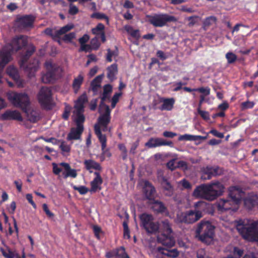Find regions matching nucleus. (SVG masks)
I'll use <instances>...</instances> for the list:
<instances>
[{
	"label": "nucleus",
	"mask_w": 258,
	"mask_h": 258,
	"mask_svg": "<svg viewBox=\"0 0 258 258\" xmlns=\"http://www.w3.org/2000/svg\"><path fill=\"white\" fill-rule=\"evenodd\" d=\"M87 101L86 94H83L75 102L73 117L76 123L77 126L72 128L67 136L68 140H79L84 131L83 123L85 116L83 115L84 104Z\"/></svg>",
	"instance_id": "obj_1"
},
{
	"label": "nucleus",
	"mask_w": 258,
	"mask_h": 258,
	"mask_svg": "<svg viewBox=\"0 0 258 258\" xmlns=\"http://www.w3.org/2000/svg\"><path fill=\"white\" fill-rule=\"evenodd\" d=\"M101 109H103L104 111L102 113V110H100L101 114L98 119V122L94 125V131L100 142L101 144L102 151H104L106 147V137L105 135L102 134L101 128L103 132L108 131H111V128H108L107 125L110 121V112L111 110L108 105L102 103Z\"/></svg>",
	"instance_id": "obj_2"
},
{
	"label": "nucleus",
	"mask_w": 258,
	"mask_h": 258,
	"mask_svg": "<svg viewBox=\"0 0 258 258\" xmlns=\"http://www.w3.org/2000/svg\"><path fill=\"white\" fill-rule=\"evenodd\" d=\"M236 229L242 237L249 241H258V221L247 219L235 222Z\"/></svg>",
	"instance_id": "obj_3"
},
{
	"label": "nucleus",
	"mask_w": 258,
	"mask_h": 258,
	"mask_svg": "<svg viewBox=\"0 0 258 258\" xmlns=\"http://www.w3.org/2000/svg\"><path fill=\"white\" fill-rule=\"evenodd\" d=\"M8 100L14 106L19 107L23 110L29 107L30 101L29 96L26 93H17L9 91L6 93Z\"/></svg>",
	"instance_id": "obj_4"
},
{
	"label": "nucleus",
	"mask_w": 258,
	"mask_h": 258,
	"mask_svg": "<svg viewBox=\"0 0 258 258\" xmlns=\"http://www.w3.org/2000/svg\"><path fill=\"white\" fill-rule=\"evenodd\" d=\"M214 227L209 221H202L197 226L196 230V237L203 242L207 243L209 239L212 238L214 235Z\"/></svg>",
	"instance_id": "obj_5"
},
{
	"label": "nucleus",
	"mask_w": 258,
	"mask_h": 258,
	"mask_svg": "<svg viewBox=\"0 0 258 258\" xmlns=\"http://www.w3.org/2000/svg\"><path fill=\"white\" fill-rule=\"evenodd\" d=\"M27 37L25 36H19L14 37L11 43L6 44L0 50V53L3 51L10 56L12 60V53L13 51H18L27 44Z\"/></svg>",
	"instance_id": "obj_6"
},
{
	"label": "nucleus",
	"mask_w": 258,
	"mask_h": 258,
	"mask_svg": "<svg viewBox=\"0 0 258 258\" xmlns=\"http://www.w3.org/2000/svg\"><path fill=\"white\" fill-rule=\"evenodd\" d=\"M44 66L47 72L41 78L42 81L44 83H51L56 78L59 77L62 73L61 68L51 60H47Z\"/></svg>",
	"instance_id": "obj_7"
},
{
	"label": "nucleus",
	"mask_w": 258,
	"mask_h": 258,
	"mask_svg": "<svg viewBox=\"0 0 258 258\" xmlns=\"http://www.w3.org/2000/svg\"><path fill=\"white\" fill-rule=\"evenodd\" d=\"M148 21L156 27H162L168 22H176L178 20L175 17L167 14H155L153 16L148 15Z\"/></svg>",
	"instance_id": "obj_8"
},
{
	"label": "nucleus",
	"mask_w": 258,
	"mask_h": 258,
	"mask_svg": "<svg viewBox=\"0 0 258 258\" xmlns=\"http://www.w3.org/2000/svg\"><path fill=\"white\" fill-rule=\"evenodd\" d=\"M141 224L147 232L154 233L159 229V225L157 222H153L154 218L151 214L143 213L140 216Z\"/></svg>",
	"instance_id": "obj_9"
},
{
	"label": "nucleus",
	"mask_w": 258,
	"mask_h": 258,
	"mask_svg": "<svg viewBox=\"0 0 258 258\" xmlns=\"http://www.w3.org/2000/svg\"><path fill=\"white\" fill-rule=\"evenodd\" d=\"M206 185V200L213 201L223 192L224 186L219 182H214Z\"/></svg>",
	"instance_id": "obj_10"
},
{
	"label": "nucleus",
	"mask_w": 258,
	"mask_h": 258,
	"mask_svg": "<svg viewBox=\"0 0 258 258\" xmlns=\"http://www.w3.org/2000/svg\"><path fill=\"white\" fill-rule=\"evenodd\" d=\"M202 216L203 215L200 211L190 210L181 213L179 215L178 218L181 222L190 224L198 221Z\"/></svg>",
	"instance_id": "obj_11"
},
{
	"label": "nucleus",
	"mask_w": 258,
	"mask_h": 258,
	"mask_svg": "<svg viewBox=\"0 0 258 258\" xmlns=\"http://www.w3.org/2000/svg\"><path fill=\"white\" fill-rule=\"evenodd\" d=\"M51 91L48 87H42L40 90L37 98L39 102L44 107H47L51 100Z\"/></svg>",
	"instance_id": "obj_12"
},
{
	"label": "nucleus",
	"mask_w": 258,
	"mask_h": 258,
	"mask_svg": "<svg viewBox=\"0 0 258 258\" xmlns=\"http://www.w3.org/2000/svg\"><path fill=\"white\" fill-rule=\"evenodd\" d=\"M35 18L32 15H25L17 18L15 22V26L19 30H24L31 28Z\"/></svg>",
	"instance_id": "obj_13"
},
{
	"label": "nucleus",
	"mask_w": 258,
	"mask_h": 258,
	"mask_svg": "<svg viewBox=\"0 0 258 258\" xmlns=\"http://www.w3.org/2000/svg\"><path fill=\"white\" fill-rule=\"evenodd\" d=\"M218 209L220 212H224L229 210H236L238 205L232 200L220 199L217 203Z\"/></svg>",
	"instance_id": "obj_14"
},
{
	"label": "nucleus",
	"mask_w": 258,
	"mask_h": 258,
	"mask_svg": "<svg viewBox=\"0 0 258 258\" xmlns=\"http://www.w3.org/2000/svg\"><path fill=\"white\" fill-rule=\"evenodd\" d=\"M26 59L27 58L25 56L22 58V63L21 64V67L24 68L29 77H32L34 76L35 73L39 68V61L37 59H34L27 67H25L24 66V62L26 61Z\"/></svg>",
	"instance_id": "obj_15"
},
{
	"label": "nucleus",
	"mask_w": 258,
	"mask_h": 258,
	"mask_svg": "<svg viewBox=\"0 0 258 258\" xmlns=\"http://www.w3.org/2000/svg\"><path fill=\"white\" fill-rule=\"evenodd\" d=\"M173 143L171 141H166L162 138H152L146 143L145 146L149 148H156L162 146H172Z\"/></svg>",
	"instance_id": "obj_16"
},
{
	"label": "nucleus",
	"mask_w": 258,
	"mask_h": 258,
	"mask_svg": "<svg viewBox=\"0 0 258 258\" xmlns=\"http://www.w3.org/2000/svg\"><path fill=\"white\" fill-rule=\"evenodd\" d=\"M0 119L3 120H16L22 121L23 117L19 111L7 110L1 115Z\"/></svg>",
	"instance_id": "obj_17"
},
{
	"label": "nucleus",
	"mask_w": 258,
	"mask_h": 258,
	"mask_svg": "<svg viewBox=\"0 0 258 258\" xmlns=\"http://www.w3.org/2000/svg\"><path fill=\"white\" fill-rule=\"evenodd\" d=\"M244 196V192L238 187L233 186L229 189V196L231 200L234 201L238 205Z\"/></svg>",
	"instance_id": "obj_18"
},
{
	"label": "nucleus",
	"mask_w": 258,
	"mask_h": 258,
	"mask_svg": "<svg viewBox=\"0 0 258 258\" xmlns=\"http://www.w3.org/2000/svg\"><path fill=\"white\" fill-rule=\"evenodd\" d=\"M23 111L25 112L28 120L30 122H36L40 118L38 110L28 107Z\"/></svg>",
	"instance_id": "obj_19"
},
{
	"label": "nucleus",
	"mask_w": 258,
	"mask_h": 258,
	"mask_svg": "<svg viewBox=\"0 0 258 258\" xmlns=\"http://www.w3.org/2000/svg\"><path fill=\"white\" fill-rule=\"evenodd\" d=\"M158 241L167 247H171L175 244V239L173 237L172 233L162 234L158 237Z\"/></svg>",
	"instance_id": "obj_20"
},
{
	"label": "nucleus",
	"mask_w": 258,
	"mask_h": 258,
	"mask_svg": "<svg viewBox=\"0 0 258 258\" xmlns=\"http://www.w3.org/2000/svg\"><path fill=\"white\" fill-rule=\"evenodd\" d=\"M150 208L154 212L157 213L168 214L167 208L162 202L153 199L150 201Z\"/></svg>",
	"instance_id": "obj_21"
},
{
	"label": "nucleus",
	"mask_w": 258,
	"mask_h": 258,
	"mask_svg": "<svg viewBox=\"0 0 258 258\" xmlns=\"http://www.w3.org/2000/svg\"><path fill=\"white\" fill-rule=\"evenodd\" d=\"M159 179L160 180L165 195L169 197L171 196L173 194L174 189L170 182L162 175L159 176Z\"/></svg>",
	"instance_id": "obj_22"
},
{
	"label": "nucleus",
	"mask_w": 258,
	"mask_h": 258,
	"mask_svg": "<svg viewBox=\"0 0 258 258\" xmlns=\"http://www.w3.org/2000/svg\"><path fill=\"white\" fill-rule=\"evenodd\" d=\"M96 177L90 182L91 188L90 191L91 192H95L101 189V184L103 182V180L100 174L98 172L94 173Z\"/></svg>",
	"instance_id": "obj_23"
},
{
	"label": "nucleus",
	"mask_w": 258,
	"mask_h": 258,
	"mask_svg": "<svg viewBox=\"0 0 258 258\" xmlns=\"http://www.w3.org/2000/svg\"><path fill=\"white\" fill-rule=\"evenodd\" d=\"M11 61L10 56L4 52L0 53V84H3V72L6 65Z\"/></svg>",
	"instance_id": "obj_24"
},
{
	"label": "nucleus",
	"mask_w": 258,
	"mask_h": 258,
	"mask_svg": "<svg viewBox=\"0 0 258 258\" xmlns=\"http://www.w3.org/2000/svg\"><path fill=\"white\" fill-rule=\"evenodd\" d=\"M219 169L218 167L213 168L207 167L204 170L203 175L202 178L204 180L210 179L212 176H216L220 174Z\"/></svg>",
	"instance_id": "obj_25"
},
{
	"label": "nucleus",
	"mask_w": 258,
	"mask_h": 258,
	"mask_svg": "<svg viewBox=\"0 0 258 258\" xmlns=\"http://www.w3.org/2000/svg\"><path fill=\"white\" fill-rule=\"evenodd\" d=\"M144 192L146 198L151 201L153 199L156 190L154 186L149 182L145 181L144 182Z\"/></svg>",
	"instance_id": "obj_26"
},
{
	"label": "nucleus",
	"mask_w": 258,
	"mask_h": 258,
	"mask_svg": "<svg viewBox=\"0 0 258 258\" xmlns=\"http://www.w3.org/2000/svg\"><path fill=\"white\" fill-rule=\"evenodd\" d=\"M59 165L62 166V167H63L66 171L62 173V175L64 178H66L68 177L75 178L77 176V173L76 170L74 169H71L70 165L68 163L61 162L59 163Z\"/></svg>",
	"instance_id": "obj_27"
},
{
	"label": "nucleus",
	"mask_w": 258,
	"mask_h": 258,
	"mask_svg": "<svg viewBox=\"0 0 258 258\" xmlns=\"http://www.w3.org/2000/svg\"><path fill=\"white\" fill-rule=\"evenodd\" d=\"M161 102H162V105L160 107L161 110L170 111L173 108L175 99L173 98H162L161 99Z\"/></svg>",
	"instance_id": "obj_28"
},
{
	"label": "nucleus",
	"mask_w": 258,
	"mask_h": 258,
	"mask_svg": "<svg viewBox=\"0 0 258 258\" xmlns=\"http://www.w3.org/2000/svg\"><path fill=\"white\" fill-rule=\"evenodd\" d=\"M192 196L197 198L206 200V185L205 184L197 186L193 191Z\"/></svg>",
	"instance_id": "obj_29"
},
{
	"label": "nucleus",
	"mask_w": 258,
	"mask_h": 258,
	"mask_svg": "<svg viewBox=\"0 0 258 258\" xmlns=\"http://www.w3.org/2000/svg\"><path fill=\"white\" fill-rule=\"evenodd\" d=\"M83 81L84 76L82 73L74 78L72 83V88L75 93L77 94L78 92Z\"/></svg>",
	"instance_id": "obj_30"
},
{
	"label": "nucleus",
	"mask_w": 258,
	"mask_h": 258,
	"mask_svg": "<svg viewBox=\"0 0 258 258\" xmlns=\"http://www.w3.org/2000/svg\"><path fill=\"white\" fill-rule=\"evenodd\" d=\"M102 78L103 75H99L97 76L91 82V89L95 94H97L101 90V83Z\"/></svg>",
	"instance_id": "obj_31"
},
{
	"label": "nucleus",
	"mask_w": 258,
	"mask_h": 258,
	"mask_svg": "<svg viewBox=\"0 0 258 258\" xmlns=\"http://www.w3.org/2000/svg\"><path fill=\"white\" fill-rule=\"evenodd\" d=\"M207 137H203L201 136H195L189 134H184L180 135L178 140L180 141H196L199 140H206Z\"/></svg>",
	"instance_id": "obj_32"
},
{
	"label": "nucleus",
	"mask_w": 258,
	"mask_h": 258,
	"mask_svg": "<svg viewBox=\"0 0 258 258\" xmlns=\"http://www.w3.org/2000/svg\"><path fill=\"white\" fill-rule=\"evenodd\" d=\"M84 164L86 168L89 170L90 172H92V169L100 170L101 167L99 163L92 160H87L84 161Z\"/></svg>",
	"instance_id": "obj_33"
},
{
	"label": "nucleus",
	"mask_w": 258,
	"mask_h": 258,
	"mask_svg": "<svg viewBox=\"0 0 258 258\" xmlns=\"http://www.w3.org/2000/svg\"><path fill=\"white\" fill-rule=\"evenodd\" d=\"M258 198L256 196H249L244 201L245 207L248 209H251L257 203Z\"/></svg>",
	"instance_id": "obj_34"
},
{
	"label": "nucleus",
	"mask_w": 258,
	"mask_h": 258,
	"mask_svg": "<svg viewBox=\"0 0 258 258\" xmlns=\"http://www.w3.org/2000/svg\"><path fill=\"white\" fill-rule=\"evenodd\" d=\"M3 255L5 258H21L19 254L15 250H11L10 248L1 249Z\"/></svg>",
	"instance_id": "obj_35"
},
{
	"label": "nucleus",
	"mask_w": 258,
	"mask_h": 258,
	"mask_svg": "<svg viewBox=\"0 0 258 258\" xmlns=\"http://www.w3.org/2000/svg\"><path fill=\"white\" fill-rule=\"evenodd\" d=\"M160 230L162 234H169L172 233L171 224L167 220H165L161 222Z\"/></svg>",
	"instance_id": "obj_36"
},
{
	"label": "nucleus",
	"mask_w": 258,
	"mask_h": 258,
	"mask_svg": "<svg viewBox=\"0 0 258 258\" xmlns=\"http://www.w3.org/2000/svg\"><path fill=\"white\" fill-rule=\"evenodd\" d=\"M158 251L162 254L172 258H175L179 255V252L176 249L168 250L163 248L159 247Z\"/></svg>",
	"instance_id": "obj_37"
},
{
	"label": "nucleus",
	"mask_w": 258,
	"mask_h": 258,
	"mask_svg": "<svg viewBox=\"0 0 258 258\" xmlns=\"http://www.w3.org/2000/svg\"><path fill=\"white\" fill-rule=\"evenodd\" d=\"M107 77L111 81L115 79L117 73V67L116 64H113L107 68Z\"/></svg>",
	"instance_id": "obj_38"
},
{
	"label": "nucleus",
	"mask_w": 258,
	"mask_h": 258,
	"mask_svg": "<svg viewBox=\"0 0 258 258\" xmlns=\"http://www.w3.org/2000/svg\"><path fill=\"white\" fill-rule=\"evenodd\" d=\"M6 73L9 76L13 78L14 80H17L19 79V75L18 71L14 66H10L8 67Z\"/></svg>",
	"instance_id": "obj_39"
},
{
	"label": "nucleus",
	"mask_w": 258,
	"mask_h": 258,
	"mask_svg": "<svg viewBox=\"0 0 258 258\" xmlns=\"http://www.w3.org/2000/svg\"><path fill=\"white\" fill-rule=\"evenodd\" d=\"M217 18L214 16H210L206 18L203 21V27L206 30L210 26L216 23Z\"/></svg>",
	"instance_id": "obj_40"
},
{
	"label": "nucleus",
	"mask_w": 258,
	"mask_h": 258,
	"mask_svg": "<svg viewBox=\"0 0 258 258\" xmlns=\"http://www.w3.org/2000/svg\"><path fill=\"white\" fill-rule=\"evenodd\" d=\"M112 92V87L111 85L107 84L103 87V93L101 97L102 101H104L106 99L108 98L110 94Z\"/></svg>",
	"instance_id": "obj_41"
},
{
	"label": "nucleus",
	"mask_w": 258,
	"mask_h": 258,
	"mask_svg": "<svg viewBox=\"0 0 258 258\" xmlns=\"http://www.w3.org/2000/svg\"><path fill=\"white\" fill-rule=\"evenodd\" d=\"M208 204L204 201H199L194 204V207L196 209L195 211L202 212L205 211L207 208Z\"/></svg>",
	"instance_id": "obj_42"
},
{
	"label": "nucleus",
	"mask_w": 258,
	"mask_h": 258,
	"mask_svg": "<svg viewBox=\"0 0 258 258\" xmlns=\"http://www.w3.org/2000/svg\"><path fill=\"white\" fill-rule=\"evenodd\" d=\"M73 28L74 25L73 24L67 25L61 28L59 30L56 31L55 32V35L57 36L61 35L66 33Z\"/></svg>",
	"instance_id": "obj_43"
},
{
	"label": "nucleus",
	"mask_w": 258,
	"mask_h": 258,
	"mask_svg": "<svg viewBox=\"0 0 258 258\" xmlns=\"http://www.w3.org/2000/svg\"><path fill=\"white\" fill-rule=\"evenodd\" d=\"M62 154L64 155H68L71 151V146L65 142H61L59 146Z\"/></svg>",
	"instance_id": "obj_44"
},
{
	"label": "nucleus",
	"mask_w": 258,
	"mask_h": 258,
	"mask_svg": "<svg viewBox=\"0 0 258 258\" xmlns=\"http://www.w3.org/2000/svg\"><path fill=\"white\" fill-rule=\"evenodd\" d=\"M242 250L237 247H234L233 249V255H229L224 258H240L243 254Z\"/></svg>",
	"instance_id": "obj_45"
},
{
	"label": "nucleus",
	"mask_w": 258,
	"mask_h": 258,
	"mask_svg": "<svg viewBox=\"0 0 258 258\" xmlns=\"http://www.w3.org/2000/svg\"><path fill=\"white\" fill-rule=\"evenodd\" d=\"M92 18H96L99 20L105 19L107 24L109 23V19L108 17L103 13H95L91 15Z\"/></svg>",
	"instance_id": "obj_46"
},
{
	"label": "nucleus",
	"mask_w": 258,
	"mask_h": 258,
	"mask_svg": "<svg viewBox=\"0 0 258 258\" xmlns=\"http://www.w3.org/2000/svg\"><path fill=\"white\" fill-rule=\"evenodd\" d=\"M104 29V26L101 24H98L96 27L92 29V32L94 34L99 35L101 34V33H103V30Z\"/></svg>",
	"instance_id": "obj_47"
},
{
	"label": "nucleus",
	"mask_w": 258,
	"mask_h": 258,
	"mask_svg": "<svg viewBox=\"0 0 258 258\" xmlns=\"http://www.w3.org/2000/svg\"><path fill=\"white\" fill-rule=\"evenodd\" d=\"M193 90L195 91H198L201 93H202L205 96H208L210 93V89L209 87H201L197 89H194Z\"/></svg>",
	"instance_id": "obj_48"
},
{
	"label": "nucleus",
	"mask_w": 258,
	"mask_h": 258,
	"mask_svg": "<svg viewBox=\"0 0 258 258\" xmlns=\"http://www.w3.org/2000/svg\"><path fill=\"white\" fill-rule=\"evenodd\" d=\"M226 58L229 63H233L237 59L236 55L232 52H228L226 54Z\"/></svg>",
	"instance_id": "obj_49"
},
{
	"label": "nucleus",
	"mask_w": 258,
	"mask_h": 258,
	"mask_svg": "<svg viewBox=\"0 0 258 258\" xmlns=\"http://www.w3.org/2000/svg\"><path fill=\"white\" fill-rule=\"evenodd\" d=\"M73 188L79 192L81 195H85L90 190L85 186H74Z\"/></svg>",
	"instance_id": "obj_50"
},
{
	"label": "nucleus",
	"mask_w": 258,
	"mask_h": 258,
	"mask_svg": "<svg viewBox=\"0 0 258 258\" xmlns=\"http://www.w3.org/2000/svg\"><path fill=\"white\" fill-rule=\"evenodd\" d=\"M117 255L120 258H130L128 255L125 252L124 247H120L118 249Z\"/></svg>",
	"instance_id": "obj_51"
},
{
	"label": "nucleus",
	"mask_w": 258,
	"mask_h": 258,
	"mask_svg": "<svg viewBox=\"0 0 258 258\" xmlns=\"http://www.w3.org/2000/svg\"><path fill=\"white\" fill-rule=\"evenodd\" d=\"M199 16H192L191 17H189L187 18V20L189 21L188 26L189 27H192L195 25V24L197 23L198 19H199Z\"/></svg>",
	"instance_id": "obj_52"
},
{
	"label": "nucleus",
	"mask_w": 258,
	"mask_h": 258,
	"mask_svg": "<svg viewBox=\"0 0 258 258\" xmlns=\"http://www.w3.org/2000/svg\"><path fill=\"white\" fill-rule=\"evenodd\" d=\"M121 93H116L114 94L111 100V107L114 108L116 103L119 100V98L120 97Z\"/></svg>",
	"instance_id": "obj_53"
},
{
	"label": "nucleus",
	"mask_w": 258,
	"mask_h": 258,
	"mask_svg": "<svg viewBox=\"0 0 258 258\" xmlns=\"http://www.w3.org/2000/svg\"><path fill=\"white\" fill-rule=\"evenodd\" d=\"M76 37V33L74 32H71L69 34H66L63 40L67 42H71Z\"/></svg>",
	"instance_id": "obj_54"
},
{
	"label": "nucleus",
	"mask_w": 258,
	"mask_h": 258,
	"mask_svg": "<svg viewBox=\"0 0 258 258\" xmlns=\"http://www.w3.org/2000/svg\"><path fill=\"white\" fill-rule=\"evenodd\" d=\"M117 55V54L114 52L110 50V49H107V54L106 55V60L111 62L112 60V57H115Z\"/></svg>",
	"instance_id": "obj_55"
},
{
	"label": "nucleus",
	"mask_w": 258,
	"mask_h": 258,
	"mask_svg": "<svg viewBox=\"0 0 258 258\" xmlns=\"http://www.w3.org/2000/svg\"><path fill=\"white\" fill-rule=\"evenodd\" d=\"M177 168H181L184 171L187 170L188 169L187 163L184 161H179L177 163Z\"/></svg>",
	"instance_id": "obj_56"
},
{
	"label": "nucleus",
	"mask_w": 258,
	"mask_h": 258,
	"mask_svg": "<svg viewBox=\"0 0 258 258\" xmlns=\"http://www.w3.org/2000/svg\"><path fill=\"white\" fill-rule=\"evenodd\" d=\"M128 32L131 34V36L133 37L136 38H139L140 36V32L138 30H133L132 28H129L127 30Z\"/></svg>",
	"instance_id": "obj_57"
},
{
	"label": "nucleus",
	"mask_w": 258,
	"mask_h": 258,
	"mask_svg": "<svg viewBox=\"0 0 258 258\" xmlns=\"http://www.w3.org/2000/svg\"><path fill=\"white\" fill-rule=\"evenodd\" d=\"M53 166V172L56 175H59V173L61 172L62 169L60 167L61 166L59 164H57L55 163L52 164Z\"/></svg>",
	"instance_id": "obj_58"
},
{
	"label": "nucleus",
	"mask_w": 258,
	"mask_h": 258,
	"mask_svg": "<svg viewBox=\"0 0 258 258\" xmlns=\"http://www.w3.org/2000/svg\"><path fill=\"white\" fill-rule=\"evenodd\" d=\"M198 111L203 119L206 120L209 119V114L207 111L202 110L200 108H198Z\"/></svg>",
	"instance_id": "obj_59"
},
{
	"label": "nucleus",
	"mask_w": 258,
	"mask_h": 258,
	"mask_svg": "<svg viewBox=\"0 0 258 258\" xmlns=\"http://www.w3.org/2000/svg\"><path fill=\"white\" fill-rule=\"evenodd\" d=\"M175 159L170 160L167 163V167L171 170H174L177 168V165H175Z\"/></svg>",
	"instance_id": "obj_60"
},
{
	"label": "nucleus",
	"mask_w": 258,
	"mask_h": 258,
	"mask_svg": "<svg viewBox=\"0 0 258 258\" xmlns=\"http://www.w3.org/2000/svg\"><path fill=\"white\" fill-rule=\"evenodd\" d=\"M178 184H181L184 188L190 189L191 187L190 183L185 179L180 181Z\"/></svg>",
	"instance_id": "obj_61"
},
{
	"label": "nucleus",
	"mask_w": 258,
	"mask_h": 258,
	"mask_svg": "<svg viewBox=\"0 0 258 258\" xmlns=\"http://www.w3.org/2000/svg\"><path fill=\"white\" fill-rule=\"evenodd\" d=\"M242 108L243 109L251 108L254 106V103L250 101H246L242 103Z\"/></svg>",
	"instance_id": "obj_62"
},
{
	"label": "nucleus",
	"mask_w": 258,
	"mask_h": 258,
	"mask_svg": "<svg viewBox=\"0 0 258 258\" xmlns=\"http://www.w3.org/2000/svg\"><path fill=\"white\" fill-rule=\"evenodd\" d=\"M78 11H79V10L76 6H75L73 5H72V4H71L70 5V9H69V12L71 15H75L77 13H78Z\"/></svg>",
	"instance_id": "obj_63"
},
{
	"label": "nucleus",
	"mask_w": 258,
	"mask_h": 258,
	"mask_svg": "<svg viewBox=\"0 0 258 258\" xmlns=\"http://www.w3.org/2000/svg\"><path fill=\"white\" fill-rule=\"evenodd\" d=\"M26 199L34 209L36 208V205L33 201V197L31 194H28L26 196Z\"/></svg>",
	"instance_id": "obj_64"
}]
</instances>
